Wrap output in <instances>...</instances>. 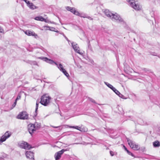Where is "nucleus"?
<instances>
[{
	"label": "nucleus",
	"mask_w": 160,
	"mask_h": 160,
	"mask_svg": "<svg viewBox=\"0 0 160 160\" xmlns=\"http://www.w3.org/2000/svg\"><path fill=\"white\" fill-rule=\"evenodd\" d=\"M128 4L136 11H139L141 9L142 7L136 0H127Z\"/></svg>",
	"instance_id": "nucleus-1"
},
{
	"label": "nucleus",
	"mask_w": 160,
	"mask_h": 160,
	"mask_svg": "<svg viewBox=\"0 0 160 160\" xmlns=\"http://www.w3.org/2000/svg\"><path fill=\"white\" fill-rule=\"evenodd\" d=\"M66 8L67 10L71 12L73 14L81 17L85 18L87 15L86 14L84 13L79 12L74 8L67 6L66 7Z\"/></svg>",
	"instance_id": "nucleus-2"
},
{
	"label": "nucleus",
	"mask_w": 160,
	"mask_h": 160,
	"mask_svg": "<svg viewBox=\"0 0 160 160\" xmlns=\"http://www.w3.org/2000/svg\"><path fill=\"white\" fill-rule=\"evenodd\" d=\"M51 98L48 94H44L41 98L40 103L44 106L48 105L51 102Z\"/></svg>",
	"instance_id": "nucleus-3"
},
{
	"label": "nucleus",
	"mask_w": 160,
	"mask_h": 160,
	"mask_svg": "<svg viewBox=\"0 0 160 160\" xmlns=\"http://www.w3.org/2000/svg\"><path fill=\"white\" fill-rule=\"evenodd\" d=\"M40 127L39 124L35 123L34 124H29L28 126V131L31 134H32L33 132L38 129Z\"/></svg>",
	"instance_id": "nucleus-4"
},
{
	"label": "nucleus",
	"mask_w": 160,
	"mask_h": 160,
	"mask_svg": "<svg viewBox=\"0 0 160 160\" xmlns=\"http://www.w3.org/2000/svg\"><path fill=\"white\" fill-rule=\"evenodd\" d=\"M66 126L67 128H73L78 130L82 132H86L88 131V129L86 127L82 125H81L80 126H70L68 125H66Z\"/></svg>",
	"instance_id": "nucleus-5"
},
{
	"label": "nucleus",
	"mask_w": 160,
	"mask_h": 160,
	"mask_svg": "<svg viewBox=\"0 0 160 160\" xmlns=\"http://www.w3.org/2000/svg\"><path fill=\"white\" fill-rule=\"evenodd\" d=\"M20 147L25 149H29L31 148V146L27 142L21 141L18 143Z\"/></svg>",
	"instance_id": "nucleus-6"
},
{
	"label": "nucleus",
	"mask_w": 160,
	"mask_h": 160,
	"mask_svg": "<svg viewBox=\"0 0 160 160\" xmlns=\"http://www.w3.org/2000/svg\"><path fill=\"white\" fill-rule=\"evenodd\" d=\"M128 144L130 147L135 150H138L140 148L139 145L136 144L135 142H133L132 141L128 140Z\"/></svg>",
	"instance_id": "nucleus-7"
},
{
	"label": "nucleus",
	"mask_w": 160,
	"mask_h": 160,
	"mask_svg": "<svg viewBox=\"0 0 160 160\" xmlns=\"http://www.w3.org/2000/svg\"><path fill=\"white\" fill-rule=\"evenodd\" d=\"M69 148L68 149H62L61 150L59 151L56 153L54 157L56 160H58L61 157L62 155L64 153L65 151H68Z\"/></svg>",
	"instance_id": "nucleus-8"
},
{
	"label": "nucleus",
	"mask_w": 160,
	"mask_h": 160,
	"mask_svg": "<svg viewBox=\"0 0 160 160\" xmlns=\"http://www.w3.org/2000/svg\"><path fill=\"white\" fill-rule=\"evenodd\" d=\"M113 21H116L118 22H123L122 19L120 16L117 13H113L111 18Z\"/></svg>",
	"instance_id": "nucleus-9"
},
{
	"label": "nucleus",
	"mask_w": 160,
	"mask_h": 160,
	"mask_svg": "<svg viewBox=\"0 0 160 160\" xmlns=\"http://www.w3.org/2000/svg\"><path fill=\"white\" fill-rule=\"evenodd\" d=\"M72 45L73 48L76 52L81 55L83 54V52L80 51L79 48L78 44L76 42H72Z\"/></svg>",
	"instance_id": "nucleus-10"
},
{
	"label": "nucleus",
	"mask_w": 160,
	"mask_h": 160,
	"mask_svg": "<svg viewBox=\"0 0 160 160\" xmlns=\"http://www.w3.org/2000/svg\"><path fill=\"white\" fill-rule=\"evenodd\" d=\"M11 133L8 131H7L1 137L0 139V142H3L5 141L7 138H9L11 136Z\"/></svg>",
	"instance_id": "nucleus-11"
},
{
	"label": "nucleus",
	"mask_w": 160,
	"mask_h": 160,
	"mask_svg": "<svg viewBox=\"0 0 160 160\" xmlns=\"http://www.w3.org/2000/svg\"><path fill=\"white\" fill-rule=\"evenodd\" d=\"M59 70L68 78L69 76V74L67 72L66 70L63 68V66L61 63H59L58 65L57 64V65H56Z\"/></svg>",
	"instance_id": "nucleus-12"
},
{
	"label": "nucleus",
	"mask_w": 160,
	"mask_h": 160,
	"mask_svg": "<svg viewBox=\"0 0 160 160\" xmlns=\"http://www.w3.org/2000/svg\"><path fill=\"white\" fill-rule=\"evenodd\" d=\"M24 32L28 36H33L36 39L39 38V37L38 35L33 31H32L28 30L25 31H24Z\"/></svg>",
	"instance_id": "nucleus-13"
},
{
	"label": "nucleus",
	"mask_w": 160,
	"mask_h": 160,
	"mask_svg": "<svg viewBox=\"0 0 160 160\" xmlns=\"http://www.w3.org/2000/svg\"><path fill=\"white\" fill-rule=\"evenodd\" d=\"M18 119H26L28 118V115L25 112H23L20 113L17 116Z\"/></svg>",
	"instance_id": "nucleus-14"
},
{
	"label": "nucleus",
	"mask_w": 160,
	"mask_h": 160,
	"mask_svg": "<svg viewBox=\"0 0 160 160\" xmlns=\"http://www.w3.org/2000/svg\"><path fill=\"white\" fill-rule=\"evenodd\" d=\"M26 155L27 158L34 159V153L31 151H27L26 153Z\"/></svg>",
	"instance_id": "nucleus-15"
},
{
	"label": "nucleus",
	"mask_w": 160,
	"mask_h": 160,
	"mask_svg": "<svg viewBox=\"0 0 160 160\" xmlns=\"http://www.w3.org/2000/svg\"><path fill=\"white\" fill-rule=\"evenodd\" d=\"M104 12L105 15L108 17L111 18L113 14L111 12L108 10H105Z\"/></svg>",
	"instance_id": "nucleus-16"
},
{
	"label": "nucleus",
	"mask_w": 160,
	"mask_h": 160,
	"mask_svg": "<svg viewBox=\"0 0 160 160\" xmlns=\"http://www.w3.org/2000/svg\"><path fill=\"white\" fill-rule=\"evenodd\" d=\"M27 6L31 9L34 10L37 8H38L36 6H35L33 4L32 2H29Z\"/></svg>",
	"instance_id": "nucleus-17"
},
{
	"label": "nucleus",
	"mask_w": 160,
	"mask_h": 160,
	"mask_svg": "<svg viewBox=\"0 0 160 160\" xmlns=\"http://www.w3.org/2000/svg\"><path fill=\"white\" fill-rule=\"evenodd\" d=\"M104 83L105 85H106L108 88L111 89L112 90H113V89H114L115 88L112 85L107 82H104Z\"/></svg>",
	"instance_id": "nucleus-18"
},
{
	"label": "nucleus",
	"mask_w": 160,
	"mask_h": 160,
	"mask_svg": "<svg viewBox=\"0 0 160 160\" xmlns=\"http://www.w3.org/2000/svg\"><path fill=\"white\" fill-rule=\"evenodd\" d=\"M34 19L35 20L41 21H43L44 20V18L42 16L37 17Z\"/></svg>",
	"instance_id": "nucleus-19"
},
{
	"label": "nucleus",
	"mask_w": 160,
	"mask_h": 160,
	"mask_svg": "<svg viewBox=\"0 0 160 160\" xmlns=\"http://www.w3.org/2000/svg\"><path fill=\"white\" fill-rule=\"evenodd\" d=\"M38 58L41 59L43 61L46 62H48V58L47 57H37Z\"/></svg>",
	"instance_id": "nucleus-20"
},
{
	"label": "nucleus",
	"mask_w": 160,
	"mask_h": 160,
	"mask_svg": "<svg viewBox=\"0 0 160 160\" xmlns=\"http://www.w3.org/2000/svg\"><path fill=\"white\" fill-rule=\"evenodd\" d=\"M153 145L154 147H158L160 145V143L158 141H156L153 142Z\"/></svg>",
	"instance_id": "nucleus-21"
},
{
	"label": "nucleus",
	"mask_w": 160,
	"mask_h": 160,
	"mask_svg": "<svg viewBox=\"0 0 160 160\" xmlns=\"http://www.w3.org/2000/svg\"><path fill=\"white\" fill-rule=\"evenodd\" d=\"M50 64H53V63L56 65H57V63L56 62H54L53 61L48 59V62Z\"/></svg>",
	"instance_id": "nucleus-22"
},
{
	"label": "nucleus",
	"mask_w": 160,
	"mask_h": 160,
	"mask_svg": "<svg viewBox=\"0 0 160 160\" xmlns=\"http://www.w3.org/2000/svg\"><path fill=\"white\" fill-rule=\"evenodd\" d=\"M118 110L119 111V113L121 114L123 113V110L122 107L120 106H118L117 107Z\"/></svg>",
	"instance_id": "nucleus-23"
},
{
	"label": "nucleus",
	"mask_w": 160,
	"mask_h": 160,
	"mask_svg": "<svg viewBox=\"0 0 160 160\" xmlns=\"http://www.w3.org/2000/svg\"><path fill=\"white\" fill-rule=\"evenodd\" d=\"M49 30L52 31H54L56 32H58V31L57 30H56V29L53 27H49Z\"/></svg>",
	"instance_id": "nucleus-24"
},
{
	"label": "nucleus",
	"mask_w": 160,
	"mask_h": 160,
	"mask_svg": "<svg viewBox=\"0 0 160 160\" xmlns=\"http://www.w3.org/2000/svg\"><path fill=\"white\" fill-rule=\"evenodd\" d=\"M49 26H44L42 27V30H49Z\"/></svg>",
	"instance_id": "nucleus-25"
},
{
	"label": "nucleus",
	"mask_w": 160,
	"mask_h": 160,
	"mask_svg": "<svg viewBox=\"0 0 160 160\" xmlns=\"http://www.w3.org/2000/svg\"><path fill=\"white\" fill-rule=\"evenodd\" d=\"M39 104V102H37L36 103V109H35V113H37V110L38 108V104Z\"/></svg>",
	"instance_id": "nucleus-26"
},
{
	"label": "nucleus",
	"mask_w": 160,
	"mask_h": 160,
	"mask_svg": "<svg viewBox=\"0 0 160 160\" xmlns=\"http://www.w3.org/2000/svg\"><path fill=\"white\" fill-rule=\"evenodd\" d=\"M21 95L20 93H19L17 96V98H16L15 101L17 102V101L18 100H19L21 99Z\"/></svg>",
	"instance_id": "nucleus-27"
},
{
	"label": "nucleus",
	"mask_w": 160,
	"mask_h": 160,
	"mask_svg": "<svg viewBox=\"0 0 160 160\" xmlns=\"http://www.w3.org/2000/svg\"><path fill=\"white\" fill-rule=\"evenodd\" d=\"M115 93L117 94V95H118V94H119L120 92L117 90L115 88H114V89H113V90H112Z\"/></svg>",
	"instance_id": "nucleus-28"
},
{
	"label": "nucleus",
	"mask_w": 160,
	"mask_h": 160,
	"mask_svg": "<svg viewBox=\"0 0 160 160\" xmlns=\"http://www.w3.org/2000/svg\"><path fill=\"white\" fill-rule=\"evenodd\" d=\"M120 98L124 99H126V98H125V96L122 95V94H121L120 92L119 93V94H118V95Z\"/></svg>",
	"instance_id": "nucleus-29"
},
{
	"label": "nucleus",
	"mask_w": 160,
	"mask_h": 160,
	"mask_svg": "<svg viewBox=\"0 0 160 160\" xmlns=\"http://www.w3.org/2000/svg\"><path fill=\"white\" fill-rule=\"evenodd\" d=\"M85 18H87L88 19H89V20H92L93 19L90 16H89L88 15H87Z\"/></svg>",
	"instance_id": "nucleus-30"
},
{
	"label": "nucleus",
	"mask_w": 160,
	"mask_h": 160,
	"mask_svg": "<svg viewBox=\"0 0 160 160\" xmlns=\"http://www.w3.org/2000/svg\"><path fill=\"white\" fill-rule=\"evenodd\" d=\"M127 153H128V154H129V155H130L132 157L134 156V155L132 153H131V152L129 151L128 150H127Z\"/></svg>",
	"instance_id": "nucleus-31"
},
{
	"label": "nucleus",
	"mask_w": 160,
	"mask_h": 160,
	"mask_svg": "<svg viewBox=\"0 0 160 160\" xmlns=\"http://www.w3.org/2000/svg\"><path fill=\"white\" fill-rule=\"evenodd\" d=\"M43 21L48 23H51V22L49 20H47L46 19H45V18H44V20Z\"/></svg>",
	"instance_id": "nucleus-32"
},
{
	"label": "nucleus",
	"mask_w": 160,
	"mask_h": 160,
	"mask_svg": "<svg viewBox=\"0 0 160 160\" xmlns=\"http://www.w3.org/2000/svg\"><path fill=\"white\" fill-rule=\"evenodd\" d=\"M110 153L112 156H113L114 154V152L112 151H110Z\"/></svg>",
	"instance_id": "nucleus-33"
},
{
	"label": "nucleus",
	"mask_w": 160,
	"mask_h": 160,
	"mask_svg": "<svg viewBox=\"0 0 160 160\" xmlns=\"http://www.w3.org/2000/svg\"><path fill=\"white\" fill-rule=\"evenodd\" d=\"M16 103H17V102H16V101H15V102H14V103H13V104L12 105V108H14L15 106L16 105Z\"/></svg>",
	"instance_id": "nucleus-34"
},
{
	"label": "nucleus",
	"mask_w": 160,
	"mask_h": 160,
	"mask_svg": "<svg viewBox=\"0 0 160 160\" xmlns=\"http://www.w3.org/2000/svg\"><path fill=\"white\" fill-rule=\"evenodd\" d=\"M0 33H4L3 29L1 27H0Z\"/></svg>",
	"instance_id": "nucleus-35"
},
{
	"label": "nucleus",
	"mask_w": 160,
	"mask_h": 160,
	"mask_svg": "<svg viewBox=\"0 0 160 160\" xmlns=\"http://www.w3.org/2000/svg\"><path fill=\"white\" fill-rule=\"evenodd\" d=\"M27 4V5L30 2L29 1H28L27 0H23Z\"/></svg>",
	"instance_id": "nucleus-36"
},
{
	"label": "nucleus",
	"mask_w": 160,
	"mask_h": 160,
	"mask_svg": "<svg viewBox=\"0 0 160 160\" xmlns=\"http://www.w3.org/2000/svg\"><path fill=\"white\" fill-rule=\"evenodd\" d=\"M52 127H53V128H59L60 129H62V128H60V126H59V127H55V126H52Z\"/></svg>",
	"instance_id": "nucleus-37"
},
{
	"label": "nucleus",
	"mask_w": 160,
	"mask_h": 160,
	"mask_svg": "<svg viewBox=\"0 0 160 160\" xmlns=\"http://www.w3.org/2000/svg\"><path fill=\"white\" fill-rule=\"evenodd\" d=\"M141 149L142 151H144L145 150V148L144 147H142L141 148Z\"/></svg>",
	"instance_id": "nucleus-38"
},
{
	"label": "nucleus",
	"mask_w": 160,
	"mask_h": 160,
	"mask_svg": "<svg viewBox=\"0 0 160 160\" xmlns=\"http://www.w3.org/2000/svg\"><path fill=\"white\" fill-rule=\"evenodd\" d=\"M124 148L125 149V150L126 151L128 150L127 149V148H126L125 146H124Z\"/></svg>",
	"instance_id": "nucleus-39"
},
{
	"label": "nucleus",
	"mask_w": 160,
	"mask_h": 160,
	"mask_svg": "<svg viewBox=\"0 0 160 160\" xmlns=\"http://www.w3.org/2000/svg\"><path fill=\"white\" fill-rule=\"evenodd\" d=\"M143 70L145 71H148V70L146 68H144Z\"/></svg>",
	"instance_id": "nucleus-40"
},
{
	"label": "nucleus",
	"mask_w": 160,
	"mask_h": 160,
	"mask_svg": "<svg viewBox=\"0 0 160 160\" xmlns=\"http://www.w3.org/2000/svg\"><path fill=\"white\" fill-rule=\"evenodd\" d=\"M33 64H35V65H37V63L36 62H33Z\"/></svg>",
	"instance_id": "nucleus-41"
},
{
	"label": "nucleus",
	"mask_w": 160,
	"mask_h": 160,
	"mask_svg": "<svg viewBox=\"0 0 160 160\" xmlns=\"http://www.w3.org/2000/svg\"><path fill=\"white\" fill-rule=\"evenodd\" d=\"M152 55L153 56H157L156 54L155 53H154L153 54H152Z\"/></svg>",
	"instance_id": "nucleus-42"
},
{
	"label": "nucleus",
	"mask_w": 160,
	"mask_h": 160,
	"mask_svg": "<svg viewBox=\"0 0 160 160\" xmlns=\"http://www.w3.org/2000/svg\"><path fill=\"white\" fill-rule=\"evenodd\" d=\"M91 101L92 102H95V101L94 100L92 99Z\"/></svg>",
	"instance_id": "nucleus-43"
},
{
	"label": "nucleus",
	"mask_w": 160,
	"mask_h": 160,
	"mask_svg": "<svg viewBox=\"0 0 160 160\" xmlns=\"http://www.w3.org/2000/svg\"><path fill=\"white\" fill-rule=\"evenodd\" d=\"M0 160H4V159L2 158H0Z\"/></svg>",
	"instance_id": "nucleus-44"
},
{
	"label": "nucleus",
	"mask_w": 160,
	"mask_h": 160,
	"mask_svg": "<svg viewBox=\"0 0 160 160\" xmlns=\"http://www.w3.org/2000/svg\"><path fill=\"white\" fill-rule=\"evenodd\" d=\"M65 38L66 39H67V40L68 41V40L66 37H65Z\"/></svg>",
	"instance_id": "nucleus-45"
}]
</instances>
